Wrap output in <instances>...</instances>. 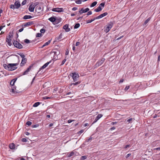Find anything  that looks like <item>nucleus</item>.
Returning a JSON list of instances; mask_svg holds the SVG:
<instances>
[{
  "label": "nucleus",
  "instance_id": "f257e3e1",
  "mask_svg": "<svg viewBox=\"0 0 160 160\" xmlns=\"http://www.w3.org/2000/svg\"><path fill=\"white\" fill-rule=\"evenodd\" d=\"M19 61L18 63H9L8 64H4L3 66L4 68L6 70L9 71H12L16 69L17 67H15L19 64Z\"/></svg>",
  "mask_w": 160,
  "mask_h": 160
},
{
  "label": "nucleus",
  "instance_id": "f03ea898",
  "mask_svg": "<svg viewBox=\"0 0 160 160\" xmlns=\"http://www.w3.org/2000/svg\"><path fill=\"white\" fill-rule=\"evenodd\" d=\"M14 46L17 48L21 49L23 48V46L17 41L13 40L12 42Z\"/></svg>",
  "mask_w": 160,
  "mask_h": 160
},
{
  "label": "nucleus",
  "instance_id": "7ed1b4c3",
  "mask_svg": "<svg viewBox=\"0 0 160 160\" xmlns=\"http://www.w3.org/2000/svg\"><path fill=\"white\" fill-rule=\"evenodd\" d=\"M105 60V59L104 58H102L100 59L98 61L96 64L95 65V67L97 68L99 66L101 65L104 62Z\"/></svg>",
  "mask_w": 160,
  "mask_h": 160
},
{
  "label": "nucleus",
  "instance_id": "20e7f679",
  "mask_svg": "<svg viewBox=\"0 0 160 160\" xmlns=\"http://www.w3.org/2000/svg\"><path fill=\"white\" fill-rule=\"evenodd\" d=\"M78 154V153L75 151L70 152H68L67 154V156L68 158H70L71 156H77Z\"/></svg>",
  "mask_w": 160,
  "mask_h": 160
},
{
  "label": "nucleus",
  "instance_id": "39448f33",
  "mask_svg": "<svg viewBox=\"0 0 160 160\" xmlns=\"http://www.w3.org/2000/svg\"><path fill=\"white\" fill-rule=\"evenodd\" d=\"M113 25V23L112 22H110L109 24L107 25L105 30V32L106 33L108 32L110 29L112 28Z\"/></svg>",
  "mask_w": 160,
  "mask_h": 160
},
{
  "label": "nucleus",
  "instance_id": "423d86ee",
  "mask_svg": "<svg viewBox=\"0 0 160 160\" xmlns=\"http://www.w3.org/2000/svg\"><path fill=\"white\" fill-rule=\"evenodd\" d=\"M72 77L73 81L74 82L76 81L77 78L79 77L78 74L77 73L74 72L72 73Z\"/></svg>",
  "mask_w": 160,
  "mask_h": 160
},
{
  "label": "nucleus",
  "instance_id": "0eeeda50",
  "mask_svg": "<svg viewBox=\"0 0 160 160\" xmlns=\"http://www.w3.org/2000/svg\"><path fill=\"white\" fill-rule=\"evenodd\" d=\"M52 10L53 12H63V9L62 8H53Z\"/></svg>",
  "mask_w": 160,
  "mask_h": 160
},
{
  "label": "nucleus",
  "instance_id": "6e6552de",
  "mask_svg": "<svg viewBox=\"0 0 160 160\" xmlns=\"http://www.w3.org/2000/svg\"><path fill=\"white\" fill-rule=\"evenodd\" d=\"M33 64H32L29 66V67L22 74V75H24L27 74L28 72H29L31 69L33 67Z\"/></svg>",
  "mask_w": 160,
  "mask_h": 160
},
{
  "label": "nucleus",
  "instance_id": "1a4fd4ad",
  "mask_svg": "<svg viewBox=\"0 0 160 160\" xmlns=\"http://www.w3.org/2000/svg\"><path fill=\"white\" fill-rule=\"evenodd\" d=\"M89 10V9L88 8H86L85 9L83 8L81 9L79 11V13L80 14H82L83 13L86 12L88 11Z\"/></svg>",
  "mask_w": 160,
  "mask_h": 160
},
{
  "label": "nucleus",
  "instance_id": "9d476101",
  "mask_svg": "<svg viewBox=\"0 0 160 160\" xmlns=\"http://www.w3.org/2000/svg\"><path fill=\"white\" fill-rule=\"evenodd\" d=\"M34 24V21H30L26 23H24L23 26L24 27H28Z\"/></svg>",
  "mask_w": 160,
  "mask_h": 160
},
{
  "label": "nucleus",
  "instance_id": "9b49d317",
  "mask_svg": "<svg viewBox=\"0 0 160 160\" xmlns=\"http://www.w3.org/2000/svg\"><path fill=\"white\" fill-rule=\"evenodd\" d=\"M43 9L41 8V7L39 6H37L36 7L35 10V13L36 12L39 13L42 11H43Z\"/></svg>",
  "mask_w": 160,
  "mask_h": 160
},
{
  "label": "nucleus",
  "instance_id": "f8f14e48",
  "mask_svg": "<svg viewBox=\"0 0 160 160\" xmlns=\"http://www.w3.org/2000/svg\"><path fill=\"white\" fill-rule=\"evenodd\" d=\"M52 60H51L49 62H47L46 63H45L43 66H42L40 69L39 70L38 72H39L40 71L41 69H44L48 65V64L51 63L52 62Z\"/></svg>",
  "mask_w": 160,
  "mask_h": 160
},
{
  "label": "nucleus",
  "instance_id": "ddd939ff",
  "mask_svg": "<svg viewBox=\"0 0 160 160\" xmlns=\"http://www.w3.org/2000/svg\"><path fill=\"white\" fill-rule=\"evenodd\" d=\"M14 5L16 7V8L18 9L21 6L19 1L18 0L16 1L14 3Z\"/></svg>",
  "mask_w": 160,
  "mask_h": 160
},
{
  "label": "nucleus",
  "instance_id": "4468645a",
  "mask_svg": "<svg viewBox=\"0 0 160 160\" xmlns=\"http://www.w3.org/2000/svg\"><path fill=\"white\" fill-rule=\"evenodd\" d=\"M63 28L64 29L66 32H69L71 30L70 28H68V25L66 24L63 27Z\"/></svg>",
  "mask_w": 160,
  "mask_h": 160
},
{
  "label": "nucleus",
  "instance_id": "2eb2a0df",
  "mask_svg": "<svg viewBox=\"0 0 160 160\" xmlns=\"http://www.w3.org/2000/svg\"><path fill=\"white\" fill-rule=\"evenodd\" d=\"M102 116V115L101 114H98L93 122L92 124L96 122Z\"/></svg>",
  "mask_w": 160,
  "mask_h": 160
},
{
  "label": "nucleus",
  "instance_id": "dca6fc26",
  "mask_svg": "<svg viewBox=\"0 0 160 160\" xmlns=\"http://www.w3.org/2000/svg\"><path fill=\"white\" fill-rule=\"evenodd\" d=\"M62 19L61 18H56V20L54 22L53 24L55 25H57L61 22Z\"/></svg>",
  "mask_w": 160,
  "mask_h": 160
},
{
  "label": "nucleus",
  "instance_id": "f3484780",
  "mask_svg": "<svg viewBox=\"0 0 160 160\" xmlns=\"http://www.w3.org/2000/svg\"><path fill=\"white\" fill-rule=\"evenodd\" d=\"M35 8V6H34L32 4L30 5L29 7V11L30 12H33Z\"/></svg>",
  "mask_w": 160,
  "mask_h": 160
},
{
  "label": "nucleus",
  "instance_id": "a211bd4d",
  "mask_svg": "<svg viewBox=\"0 0 160 160\" xmlns=\"http://www.w3.org/2000/svg\"><path fill=\"white\" fill-rule=\"evenodd\" d=\"M108 14V13L107 12H104L103 13H102L99 15V16L97 17V18L98 19H100L106 16Z\"/></svg>",
  "mask_w": 160,
  "mask_h": 160
},
{
  "label": "nucleus",
  "instance_id": "6ab92c4d",
  "mask_svg": "<svg viewBox=\"0 0 160 160\" xmlns=\"http://www.w3.org/2000/svg\"><path fill=\"white\" fill-rule=\"evenodd\" d=\"M27 61V59L26 58H22V60L20 64L21 66H22L24 65Z\"/></svg>",
  "mask_w": 160,
  "mask_h": 160
},
{
  "label": "nucleus",
  "instance_id": "aec40b11",
  "mask_svg": "<svg viewBox=\"0 0 160 160\" xmlns=\"http://www.w3.org/2000/svg\"><path fill=\"white\" fill-rule=\"evenodd\" d=\"M56 18L54 17H51V18H49L48 19V20H49L50 21L52 22V23L53 24L54 22L56 20Z\"/></svg>",
  "mask_w": 160,
  "mask_h": 160
},
{
  "label": "nucleus",
  "instance_id": "412c9836",
  "mask_svg": "<svg viewBox=\"0 0 160 160\" xmlns=\"http://www.w3.org/2000/svg\"><path fill=\"white\" fill-rule=\"evenodd\" d=\"M12 36V33L11 32H9L8 33V37L6 38V40H11V38Z\"/></svg>",
  "mask_w": 160,
  "mask_h": 160
},
{
  "label": "nucleus",
  "instance_id": "4be33fe9",
  "mask_svg": "<svg viewBox=\"0 0 160 160\" xmlns=\"http://www.w3.org/2000/svg\"><path fill=\"white\" fill-rule=\"evenodd\" d=\"M32 18V17L31 16L26 15L23 17V19H27L31 18Z\"/></svg>",
  "mask_w": 160,
  "mask_h": 160
},
{
  "label": "nucleus",
  "instance_id": "5701e85b",
  "mask_svg": "<svg viewBox=\"0 0 160 160\" xmlns=\"http://www.w3.org/2000/svg\"><path fill=\"white\" fill-rule=\"evenodd\" d=\"M9 148L11 149H14L15 148V144L13 143H10L9 145Z\"/></svg>",
  "mask_w": 160,
  "mask_h": 160
},
{
  "label": "nucleus",
  "instance_id": "b1692460",
  "mask_svg": "<svg viewBox=\"0 0 160 160\" xmlns=\"http://www.w3.org/2000/svg\"><path fill=\"white\" fill-rule=\"evenodd\" d=\"M102 9L101 7L99 6L97 8L94 10V11L95 12H98L101 11Z\"/></svg>",
  "mask_w": 160,
  "mask_h": 160
},
{
  "label": "nucleus",
  "instance_id": "393cba45",
  "mask_svg": "<svg viewBox=\"0 0 160 160\" xmlns=\"http://www.w3.org/2000/svg\"><path fill=\"white\" fill-rule=\"evenodd\" d=\"M133 120H134V119H133L132 118H130L129 119H128L127 120H126L125 122H126V123H131L132 122V121Z\"/></svg>",
  "mask_w": 160,
  "mask_h": 160
},
{
  "label": "nucleus",
  "instance_id": "a878e982",
  "mask_svg": "<svg viewBox=\"0 0 160 160\" xmlns=\"http://www.w3.org/2000/svg\"><path fill=\"white\" fill-rule=\"evenodd\" d=\"M17 78H15L13 79H12L11 81V82H10V84L12 86H13L14 84V83L17 80Z\"/></svg>",
  "mask_w": 160,
  "mask_h": 160
},
{
  "label": "nucleus",
  "instance_id": "bb28decb",
  "mask_svg": "<svg viewBox=\"0 0 160 160\" xmlns=\"http://www.w3.org/2000/svg\"><path fill=\"white\" fill-rule=\"evenodd\" d=\"M97 18V17H96L95 18H93L91 20H87V23H91V22H92V21H93L94 20H95V19H98Z\"/></svg>",
  "mask_w": 160,
  "mask_h": 160
},
{
  "label": "nucleus",
  "instance_id": "cd10ccee",
  "mask_svg": "<svg viewBox=\"0 0 160 160\" xmlns=\"http://www.w3.org/2000/svg\"><path fill=\"white\" fill-rule=\"evenodd\" d=\"M151 19V17H149L148 19H147L144 22L143 25H146L147 24L148 22Z\"/></svg>",
  "mask_w": 160,
  "mask_h": 160
},
{
  "label": "nucleus",
  "instance_id": "c85d7f7f",
  "mask_svg": "<svg viewBox=\"0 0 160 160\" xmlns=\"http://www.w3.org/2000/svg\"><path fill=\"white\" fill-rule=\"evenodd\" d=\"M40 104V102H36L34 104L33 107H38Z\"/></svg>",
  "mask_w": 160,
  "mask_h": 160
},
{
  "label": "nucleus",
  "instance_id": "c756f323",
  "mask_svg": "<svg viewBox=\"0 0 160 160\" xmlns=\"http://www.w3.org/2000/svg\"><path fill=\"white\" fill-rule=\"evenodd\" d=\"M97 1H95L93 2L90 5L91 7H92L95 6L97 4Z\"/></svg>",
  "mask_w": 160,
  "mask_h": 160
},
{
  "label": "nucleus",
  "instance_id": "7c9ffc66",
  "mask_svg": "<svg viewBox=\"0 0 160 160\" xmlns=\"http://www.w3.org/2000/svg\"><path fill=\"white\" fill-rule=\"evenodd\" d=\"M80 81H78V82H75V83H71L70 84V86H72V85H77L79 84H80Z\"/></svg>",
  "mask_w": 160,
  "mask_h": 160
},
{
  "label": "nucleus",
  "instance_id": "2f4dec72",
  "mask_svg": "<svg viewBox=\"0 0 160 160\" xmlns=\"http://www.w3.org/2000/svg\"><path fill=\"white\" fill-rule=\"evenodd\" d=\"M54 53V55L58 56L60 53V52L59 51H54L53 52Z\"/></svg>",
  "mask_w": 160,
  "mask_h": 160
},
{
  "label": "nucleus",
  "instance_id": "473e14b6",
  "mask_svg": "<svg viewBox=\"0 0 160 160\" xmlns=\"http://www.w3.org/2000/svg\"><path fill=\"white\" fill-rule=\"evenodd\" d=\"M80 24L78 23H76L75 24L74 26V29H77L78 28L80 27Z\"/></svg>",
  "mask_w": 160,
  "mask_h": 160
},
{
  "label": "nucleus",
  "instance_id": "72a5a7b5",
  "mask_svg": "<svg viewBox=\"0 0 160 160\" xmlns=\"http://www.w3.org/2000/svg\"><path fill=\"white\" fill-rule=\"evenodd\" d=\"M87 158V156H82L81 157L80 160H84L86 159Z\"/></svg>",
  "mask_w": 160,
  "mask_h": 160
},
{
  "label": "nucleus",
  "instance_id": "f704fd0d",
  "mask_svg": "<svg viewBox=\"0 0 160 160\" xmlns=\"http://www.w3.org/2000/svg\"><path fill=\"white\" fill-rule=\"evenodd\" d=\"M18 54L19 55L22 57V59L25 58V56L24 54H23L22 53H18Z\"/></svg>",
  "mask_w": 160,
  "mask_h": 160
},
{
  "label": "nucleus",
  "instance_id": "c9c22d12",
  "mask_svg": "<svg viewBox=\"0 0 160 160\" xmlns=\"http://www.w3.org/2000/svg\"><path fill=\"white\" fill-rule=\"evenodd\" d=\"M92 138L91 137H90L88 139L86 140V141L85 142H90L91 141V140L92 139Z\"/></svg>",
  "mask_w": 160,
  "mask_h": 160
},
{
  "label": "nucleus",
  "instance_id": "e433bc0d",
  "mask_svg": "<svg viewBox=\"0 0 160 160\" xmlns=\"http://www.w3.org/2000/svg\"><path fill=\"white\" fill-rule=\"evenodd\" d=\"M6 42H7L9 46H11L12 45L11 41L9 40H6Z\"/></svg>",
  "mask_w": 160,
  "mask_h": 160
},
{
  "label": "nucleus",
  "instance_id": "4c0bfd02",
  "mask_svg": "<svg viewBox=\"0 0 160 160\" xmlns=\"http://www.w3.org/2000/svg\"><path fill=\"white\" fill-rule=\"evenodd\" d=\"M10 7L11 9H14L15 8H16V7L15 5L13 4H11L10 5Z\"/></svg>",
  "mask_w": 160,
  "mask_h": 160
},
{
  "label": "nucleus",
  "instance_id": "58836bf2",
  "mask_svg": "<svg viewBox=\"0 0 160 160\" xmlns=\"http://www.w3.org/2000/svg\"><path fill=\"white\" fill-rule=\"evenodd\" d=\"M24 42L26 43H29L30 42V41L29 40L26 39L24 40Z\"/></svg>",
  "mask_w": 160,
  "mask_h": 160
},
{
  "label": "nucleus",
  "instance_id": "ea45409f",
  "mask_svg": "<svg viewBox=\"0 0 160 160\" xmlns=\"http://www.w3.org/2000/svg\"><path fill=\"white\" fill-rule=\"evenodd\" d=\"M105 4V2H103L101 3L99 5V6H100L101 7H104Z\"/></svg>",
  "mask_w": 160,
  "mask_h": 160
},
{
  "label": "nucleus",
  "instance_id": "a19ab883",
  "mask_svg": "<svg viewBox=\"0 0 160 160\" xmlns=\"http://www.w3.org/2000/svg\"><path fill=\"white\" fill-rule=\"evenodd\" d=\"M75 2L77 4H80L82 3V1L81 0H77Z\"/></svg>",
  "mask_w": 160,
  "mask_h": 160
},
{
  "label": "nucleus",
  "instance_id": "79ce46f5",
  "mask_svg": "<svg viewBox=\"0 0 160 160\" xmlns=\"http://www.w3.org/2000/svg\"><path fill=\"white\" fill-rule=\"evenodd\" d=\"M26 124L28 126H29L31 125L32 122L30 121H28L26 122Z\"/></svg>",
  "mask_w": 160,
  "mask_h": 160
},
{
  "label": "nucleus",
  "instance_id": "37998d69",
  "mask_svg": "<svg viewBox=\"0 0 160 160\" xmlns=\"http://www.w3.org/2000/svg\"><path fill=\"white\" fill-rule=\"evenodd\" d=\"M51 40H49L47 42H45L44 43L45 45H46V46L48 45L49 44H50V43L51 42Z\"/></svg>",
  "mask_w": 160,
  "mask_h": 160
},
{
  "label": "nucleus",
  "instance_id": "c03bdc74",
  "mask_svg": "<svg viewBox=\"0 0 160 160\" xmlns=\"http://www.w3.org/2000/svg\"><path fill=\"white\" fill-rule=\"evenodd\" d=\"M40 31L41 33H43L45 32V30L43 28H42L40 30Z\"/></svg>",
  "mask_w": 160,
  "mask_h": 160
},
{
  "label": "nucleus",
  "instance_id": "a18cd8bd",
  "mask_svg": "<svg viewBox=\"0 0 160 160\" xmlns=\"http://www.w3.org/2000/svg\"><path fill=\"white\" fill-rule=\"evenodd\" d=\"M66 58L64 59L62 61L61 65H63L65 63V62H66Z\"/></svg>",
  "mask_w": 160,
  "mask_h": 160
},
{
  "label": "nucleus",
  "instance_id": "49530a36",
  "mask_svg": "<svg viewBox=\"0 0 160 160\" xmlns=\"http://www.w3.org/2000/svg\"><path fill=\"white\" fill-rule=\"evenodd\" d=\"M38 126H39V125L38 124L34 125H32V128H37V127H38Z\"/></svg>",
  "mask_w": 160,
  "mask_h": 160
},
{
  "label": "nucleus",
  "instance_id": "de8ad7c7",
  "mask_svg": "<svg viewBox=\"0 0 160 160\" xmlns=\"http://www.w3.org/2000/svg\"><path fill=\"white\" fill-rule=\"evenodd\" d=\"M42 36V34L41 33H38L37 34L36 36L37 37H40Z\"/></svg>",
  "mask_w": 160,
  "mask_h": 160
},
{
  "label": "nucleus",
  "instance_id": "09e8293b",
  "mask_svg": "<svg viewBox=\"0 0 160 160\" xmlns=\"http://www.w3.org/2000/svg\"><path fill=\"white\" fill-rule=\"evenodd\" d=\"M38 4H39L38 2H36L34 3L33 4H32V5H33L34 6H35V8L36 7V6Z\"/></svg>",
  "mask_w": 160,
  "mask_h": 160
},
{
  "label": "nucleus",
  "instance_id": "8fccbe9b",
  "mask_svg": "<svg viewBox=\"0 0 160 160\" xmlns=\"http://www.w3.org/2000/svg\"><path fill=\"white\" fill-rule=\"evenodd\" d=\"M62 38V33H61L59 36L58 39V40H59V39H61Z\"/></svg>",
  "mask_w": 160,
  "mask_h": 160
},
{
  "label": "nucleus",
  "instance_id": "3c124183",
  "mask_svg": "<svg viewBox=\"0 0 160 160\" xmlns=\"http://www.w3.org/2000/svg\"><path fill=\"white\" fill-rule=\"evenodd\" d=\"M51 98V97H48L47 96H45V97H43V99H50Z\"/></svg>",
  "mask_w": 160,
  "mask_h": 160
},
{
  "label": "nucleus",
  "instance_id": "603ef678",
  "mask_svg": "<svg viewBox=\"0 0 160 160\" xmlns=\"http://www.w3.org/2000/svg\"><path fill=\"white\" fill-rule=\"evenodd\" d=\"M129 88L130 86H126L124 89V90L127 91L129 89Z\"/></svg>",
  "mask_w": 160,
  "mask_h": 160
},
{
  "label": "nucleus",
  "instance_id": "864d4df0",
  "mask_svg": "<svg viewBox=\"0 0 160 160\" xmlns=\"http://www.w3.org/2000/svg\"><path fill=\"white\" fill-rule=\"evenodd\" d=\"M26 0H24L23 1H22V5H24L26 4Z\"/></svg>",
  "mask_w": 160,
  "mask_h": 160
},
{
  "label": "nucleus",
  "instance_id": "5fc2aeb1",
  "mask_svg": "<svg viewBox=\"0 0 160 160\" xmlns=\"http://www.w3.org/2000/svg\"><path fill=\"white\" fill-rule=\"evenodd\" d=\"M22 141L23 142H26L27 141V140L25 138H22Z\"/></svg>",
  "mask_w": 160,
  "mask_h": 160
},
{
  "label": "nucleus",
  "instance_id": "6e6d98bb",
  "mask_svg": "<svg viewBox=\"0 0 160 160\" xmlns=\"http://www.w3.org/2000/svg\"><path fill=\"white\" fill-rule=\"evenodd\" d=\"M84 130L82 129L80 131L78 132V134H81L83 132H84Z\"/></svg>",
  "mask_w": 160,
  "mask_h": 160
},
{
  "label": "nucleus",
  "instance_id": "4d7b16f0",
  "mask_svg": "<svg viewBox=\"0 0 160 160\" xmlns=\"http://www.w3.org/2000/svg\"><path fill=\"white\" fill-rule=\"evenodd\" d=\"M92 14V12L91 11H89L87 13L88 16L89 15Z\"/></svg>",
  "mask_w": 160,
  "mask_h": 160
},
{
  "label": "nucleus",
  "instance_id": "13d9d810",
  "mask_svg": "<svg viewBox=\"0 0 160 160\" xmlns=\"http://www.w3.org/2000/svg\"><path fill=\"white\" fill-rule=\"evenodd\" d=\"M75 47L74 46V44H73L72 45V50L74 51H75Z\"/></svg>",
  "mask_w": 160,
  "mask_h": 160
},
{
  "label": "nucleus",
  "instance_id": "bf43d9fd",
  "mask_svg": "<svg viewBox=\"0 0 160 160\" xmlns=\"http://www.w3.org/2000/svg\"><path fill=\"white\" fill-rule=\"evenodd\" d=\"M53 58L54 59H55L56 60H57L58 59V56L54 55L53 56Z\"/></svg>",
  "mask_w": 160,
  "mask_h": 160
},
{
  "label": "nucleus",
  "instance_id": "052dcab7",
  "mask_svg": "<svg viewBox=\"0 0 160 160\" xmlns=\"http://www.w3.org/2000/svg\"><path fill=\"white\" fill-rule=\"evenodd\" d=\"M11 91L13 93H16V91L14 90V88H12V89Z\"/></svg>",
  "mask_w": 160,
  "mask_h": 160
},
{
  "label": "nucleus",
  "instance_id": "680f3d73",
  "mask_svg": "<svg viewBox=\"0 0 160 160\" xmlns=\"http://www.w3.org/2000/svg\"><path fill=\"white\" fill-rule=\"evenodd\" d=\"M77 9H78L77 8L75 7H73V8H72V9L73 11H75L76 10H77Z\"/></svg>",
  "mask_w": 160,
  "mask_h": 160
},
{
  "label": "nucleus",
  "instance_id": "e2e57ef3",
  "mask_svg": "<svg viewBox=\"0 0 160 160\" xmlns=\"http://www.w3.org/2000/svg\"><path fill=\"white\" fill-rule=\"evenodd\" d=\"M74 120H69L68 121V123H71V122H72L74 121Z\"/></svg>",
  "mask_w": 160,
  "mask_h": 160
},
{
  "label": "nucleus",
  "instance_id": "0e129e2a",
  "mask_svg": "<svg viewBox=\"0 0 160 160\" xmlns=\"http://www.w3.org/2000/svg\"><path fill=\"white\" fill-rule=\"evenodd\" d=\"M115 128H116L115 127H113L110 128V130H112L115 129Z\"/></svg>",
  "mask_w": 160,
  "mask_h": 160
},
{
  "label": "nucleus",
  "instance_id": "69168bd1",
  "mask_svg": "<svg viewBox=\"0 0 160 160\" xmlns=\"http://www.w3.org/2000/svg\"><path fill=\"white\" fill-rule=\"evenodd\" d=\"M130 147H131V146L130 145H127L125 146V147H124V148H128Z\"/></svg>",
  "mask_w": 160,
  "mask_h": 160
},
{
  "label": "nucleus",
  "instance_id": "338daca9",
  "mask_svg": "<svg viewBox=\"0 0 160 160\" xmlns=\"http://www.w3.org/2000/svg\"><path fill=\"white\" fill-rule=\"evenodd\" d=\"M23 30V28H20V29H19V32H22V31Z\"/></svg>",
  "mask_w": 160,
  "mask_h": 160
},
{
  "label": "nucleus",
  "instance_id": "774afa93",
  "mask_svg": "<svg viewBox=\"0 0 160 160\" xmlns=\"http://www.w3.org/2000/svg\"><path fill=\"white\" fill-rule=\"evenodd\" d=\"M131 153H129V154H128L126 156V158H128L129 157H130L131 156Z\"/></svg>",
  "mask_w": 160,
  "mask_h": 160
}]
</instances>
